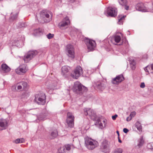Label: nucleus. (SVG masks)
Returning <instances> with one entry per match:
<instances>
[{
  "mask_svg": "<svg viewBox=\"0 0 153 153\" xmlns=\"http://www.w3.org/2000/svg\"><path fill=\"white\" fill-rule=\"evenodd\" d=\"M73 90L77 93L80 94L87 91V88L82 85L79 82H75L73 86Z\"/></svg>",
  "mask_w": 153,
  "mask_h": 153,
  "instance_id": "nucleus-1",
  "label": "nucleus"
},
{
  "mask_svg": "<svg viewBox=\"0 0 153 153\" xmlns=\"http://www.w3.org/2000/svg\"><path fill=\"white\" fill-rule=\"evenodd\" d=\"M45 96L44 93L36 95L34 101L39 105H43L45 102Z\"/></svg>",
  "mask_w": 153,
  "mask_h": 153,
  "instance_id": "nucleus-2",
  "label": "nucleus"
},
{
  "mask_svg": "<svg viewBox=\"0 0 153 153\" xmlns=\"http://www.w3.org/2000/svg\"><path fill=\"white\" fill-rule=\"evenodd\" d=\"M38 53L36 51H29L25 54L23 58L25 62L27 63L29 62Z\"/></svg>",
  "mask_w": 153,
  "mask_h": 153,
  "instance_id": "nucleus-3",
  "label": "nucleus"
},
{
  "mask_svg": "<svg viewBox=\"0 0 153 153\" xmlns=\"http://www.w3.org/2000/svg\"><path fill=\"white\" fill-rule=\"evenodd\" d=\"M82 68L79 66H77L75 69L74 72L71 74V76L75 79H77L83 74Z\"/></svg>",
  "mask_w": 153,
  "mask_h": 153,
  "instance_id": "nucleus-4",
  "label": "nucleus"
},
{
  "mask_svg": "<svg viewBox=\"0 0 153 153\" xmlns=\"http://www.w3.org/2000/svg\"><path fill=\"white\" fill-rule=\"evenodd\" d=\"M74 117L73 114L69 112H68L66 122L69 127L73 128L74 126Z\"/></svg>",
  "mask_w": 153,
  "mask_h": 153,
  "instance_id": "nucleus-5",
  "label": "nucleus"
},
{
  "mask_svg": "<svg viewBox=\"0 0 153 153\" xmlns=\"http://www.w3.org/2000/svg\"><path fill=\"white\" fill-rule=\"evenodd\" d=\"M109 145L108 141L106 140L102 142L100 149V151L104 153H109L110 152Z\"/></svg>",
  "mask_w": 153,
  "mask_h": 153,
  "instance_id": "nucleus-6",
  "label": "nucleus"
},
{
  "mask_svg": "<svg viewBox=\"0 0 153 153\" xmlns=\"http://www.w3.org/2000/svg\"><path fill=\"white\" fill-rule=\"evenodd\" d=\"M85 42L87 47L88 49L90 51H93L96 45V42L94 41L87 38L85 39Z\"/></svg>",
  "mask_w": 153,
  "mask_h": 153,
  "instance_id": "nucleus-7",
  "label": "nucleus"
},
{
  "mask_svg": "<svg viewBox=\"0 0 153 153\" xmlns=\"http://www.w3.org/2000/svg\"><path fill=\"white\" fill-rule=\"evenodd\" d=\"M97 142L94 141H92L89 138L85 139V143L86 147L89 149L92 150L96 146Z\"/></svg>",
  "mask_w": 153,
  "mask_h": 153,
  "instance_id": "nucleus-8",
  "label": "nucleus"
},
{
  "mask_svg": "<svg viewBox=\"0 0 153 153\" xmlns=\"http://www.w3.org/2000/svg\"><path fill=\"white\" fill-rule=\"evenodd\" d=\"M70 23V21L68 17H66L62 19V21L58 24V26L61 29H63L67 28Z\"/></svg>",
  "mask_w": 153,
  "mask_h": 153,
  "instance_id": "nucleus-9",
  "label": "nucleus"
},
{
  "mask_svg": "<svg viewBox=\"0 0 153 153\" xmlns=\"http://www.w3.org/2000/svg\"><path fill=\"white\" fill-rule=\"evenodd\" d=\"M84 111L86 115H88L91 119L93 120H96V115L93 110L90 108H85Z\"/></svg>",
  "mask_w": 153,
  "mask_h": 153,
  "instance_id": "nucleus-10",
  "label": "nucleus"
},
{
  "mask_svg": "<svg viewBox=\"0 0 153 153\" xmlns=\"http://www.w3.org/2000/svg\"><path fill=\"white\" fill-rule=\"evenodd\" d=\"M137 10L142 12H149L152 11L149 9V7H147L142 3H138L136 6Z\"/></svg>",
  "mask_w": 153,
  "mask_h": 153,
  "instance_id": "nucleus-11",
  "label": "nucleus"
},
{
  "mask_svg": "<svg viewBox=\"0 0 153 153\" xmlns=\"http://www.w3.org/2000/svg\"><path fill=\"white\" fill-rule=\"evenodd\" d=\"M49 13V12L44 10H43L40 12V17L45 22H48L51 20V18H50Z\"/></svg>",
  "mask_w": 153,
  "mask_h": 153,
  "instance_id": "nucleus-12",
  "label": "nucleus"
},
{
  "mask_svg": "<svg viewBox=\"0 0 153 153\" xmlns=\"http://www.w3.org/2000/svg\"><path fill=\"white\" fill-rule=\"evenodd\" d=\"M66 51L69 57L73 59L75 57L74 47L71 44L68 45L66 46Z\"/></svg>",
  "mask_w": 153,
  "mask_h": 153,
  "instance_id": "nucleus-13",
  "label": "nucleus"
},
{
  "mask_svg": "<svg viewBox=\"0 0 153 153\" xmlns=\"http://www.w3.org/2000/svg\"><path fill=\"white\" fill-rule=\"evenodd\" d=\"M107 13L109 16L115 17L117 15V10L114 7H109L107 8Z\"/></svg>",
  "mask_w": 153,
  "mask_h": 153,
  "instance_id": "nucleus-14",
  "label": "nucleus"
},
{
  "mask_svg": "<svg viewBox=\"0 0 153 153\" xmlns=\"http://www.w3.org/2000/svg\"><path fill=\"white\" fill-rule=\"evenodd\" d=\"M124 78L122 74H120L113 78L111 81L112 82L115 84H118L124 80Z\"/></svg>",
  "mask_w": 153,
  "mask_h": 153,
  "instance_id": "nucleus-15",
  "label": "nucleus"
},
{
  "mask_svg": "<svg viewBox=\"0 0 153 153\" xmlns=\"http://www.w3.org/2000/svg\"><path fill=\"white\" fill-rule=\"evenodd\" d=\"M26 65L23 64L20 66L19 68L16 70V73L18 74H22L27 71Z\"/></svg>",
  "mask_w": 153,
  "mask_h": 153,
  "instance_id": "nucleus-16",
  "label": "nucleus"
},
{
  "mask_svg": "<svg viewBox=\"0 0 153 153\" xmlns=\"http://www.w3.org/2000/svg\"><path fill=\"white\" fill-rule=\"evenodd\" d=\"M8 126V123L7 120L5 119H0V131L6 129Z\"/></svg>",
  "mask_w": 153,
  "mask_h": 153,
  "instance_id": "nucleus-17",
  "label": "nucleus"
},
{
  "mask_svg": "<svg viewBox=\"0 0 153 153\" xmlns=\"http://www.w3.org/2000/svg\"><path fill=\"white\" fill-rule=\"evenodd\" d=\"M96 86L98 89L102 91L105 89L106 86V83L103 81L97 82L96 84Z\"/></svg>",
  "mask_w": 153,
  "mask_h": 153,
  "instance_id": "nucleus-18",
  "label": "nucleus"
},
{
  "mask_svg": "<svg viewBox=\"0 0 153 153\" xmlns=\"http://www.w3.org/2000/svg\"><path fill=\"white\" fill-rule=\"evenodd\" d=\"M1 67L2 71L4 72H8L10 70V68L6 64H2Z\"/></svg>",
  "mask_w": 153,
  "mask_h": 153,
  "instance_id": "nucleus-19",
  "label": "nucleus"
},
{
  "mask_svg": "<svg viewBox=\"0 0 153 153\" xmlns=\"http://www.w3.org/2000/svg\"><path fill=\"white\" fill-rule=\"evenodd\" d=\"M69 69V68L68 66H65L62 67V73L65 77H66L68 75L67 73L68 72Z\"/></svg>",
  "mask_w": 153,
  "mask_h": 153,
  "instance_id": "nucleus-20",
  "label": "nucleus"
},
{
  "mask_svg": "<svg viewBox=\"0 0 153 153\" xmlns=\"http://www.w3.org/2000/svg\"><path fill=\"white\" fill-rule=\"evenodd\" d=\"M56 83H55L50 84L49 85H48V84H47V83H46V85H47L48 88L51 90H53L56 89Z\"/></svg>",
  "mask_w": 153,
  "mask_h": 153,
  "instance_id": "nucleus-21",
  "label": "nucleus"
},
{
  "mask_svg": "<svg viewBox=\"0 0 153 153\" xmlns=\"http://www.w3.org/2000/svg\"><path fill=\"white\" fill-rule=\"evenodd\" d=\"M138 143L137 145V146L140 148L142 146L144 143V141L143 139V137H141L140 139L138 140Z\"/></svg>",
  "mask_w": 153,
  "mask_h": 153,
  "instance_id": "nucleus-22",
  "label": "nucleus"
},
{
  "mask_svg": "<svg viewBox=\"0 0 153 153\" xmlns=\"http://www.w3.org/2000/svg\"><path fill=\"white\" fill-rule=\"evenodd\" d=\"M58 135L57 130L56 129L54 130L51 132V138L53 139L56 138L57 136Z\"/></svg>",
  "mask_w": 153,
  "mask_h": 153,
  "instance_id": "nucleus-23",
  "label": "nucleus"
},
{
  "mask_svg": "<svg viewBox=\"0 0 153 153\" xmlns=\"http://www.w3.org/2000/svg\"><path fill=\"white\" fill-rule=\"evenodd\" d=\"M25 142V140L23 138H18L14 140L13 142L16 143H23Z\"/></svg>",
  "mask_w": 153,
  "mask_h": 153,
  "instance_id": "nucleus-24",
  "label": "nucleus"
},
{
  "mask_svg": "<svg viewBox=\"0 0 153 153\" xmlns=\"http://www.w3.org/2000/svg\"><path fill=\"white\" fill-rule=\"evenodd\" d=\"M118 1L119 4L122 6L126 5L127 4V0H118Z\"/></svg>",
  "mask_w": 153,
  "mask_h": 153,
  "instance_id": "nucleus-25",
  "label": "nucleus"
},
{
  "mask_svg": "<svg viewBox=\"0 0 153 153\" xmlns=\"http://www.w3.org/2000/svg\"><path fill=\"white\" fill-rule=\"evenodd\" d=\"M121 40L120 36L116 35L114 36V40L117 43H119Z\"/></svg>",
  "mask_w": 153,
  "mask_h": 153,
  "instance_id": "nucleus-26",
  "label": "nucleus"
},
{
  "mask_svg": "<svg viewBox=\"0 0 153 153\" xmlns=\"http://www.w3.org/2000/svg\"><path fill=\"white\" fill-rule=\"evenodd\" d=\"M135 126L137 129L139 131H141L142 126L141 124L139 122H137L135 123Z\"/></svg>",
  "mask_w": 153,
  "mask_h": 153,
  "instance_id": "nucleus-27",
  "label": "nucleus"
},
{
  "mask_svg": "<svg viewBox=\"0 0 153 153\" xmlns=\"http://www.w3.org/2000/svg\"><path fill=\"white\" fill-rule=\"evenodd\" d=\"M126 17V16H122V15L119 16L118 18L119 22L120 23H122L123 20Z\"/></svg>",
  "mask_w": 153,
  "mask_h": 153,
  "instance_id": "nucleus-28",
  "label": "nucleus"
},
{
  "mask_svg": "<svg viewBox=\"0 0 153 153\" xmlns=\"http://www.w3.org/2000/svg\"><path fill=\"white\" fill-rule=\"evenodd\" d=\"M18 84L22 85L24 88H26L27 86V84L26 82H22L18 83Z\"/></svg>",
  "mask_w": 153,
  "mask_h": 153,
  "instance_id": "nucleus-29",
  "label": "nucleus"
},
{
  "mask_svg": "<svg viewBox=\"0 0 153 153\" xmlns=\"http://www.w3.org/2000/svg\"><path fill=\"white\" fill-rule=\"evenodd\" d=\"M46 114H41L39 116L40 119L41 120H44L46 118Z\"/></svg>",
  "mask_w": 153,
  "mask_h": 153,
  "instance_id": "nucleus-30",
  "label": "nucleus"
},
{
  "mask_svg": "<svg viewBox=\"0 0 153 153\" xmlns=\"http://www.w3.org/2000/svg\"><path fill=\"white\" fill-rule=\"evenodd\" d=\"M34 32H35L37 34H39L40 33H41L42 32V29L40 28H39L38 29L35 30L34 31Z\"/></svg>",
  "mask_w": 153,
  "mask_h": 153,
  "instance_id": "nucleus-31",
  "label": "nucleus"
},
{
  "mask_svg": "<svg viewBox=\"0 0 153 153\" xmlns=\"http://www.w3.org/2000/svg\"><path fill=\"white\" fill-rule=\"evenodd\" d=\"M18 16V14H16L15 15L12 16H11V19L13 20H14L17 19Z\"/></svg>",
  "mask_w": 153,
  "mask_h": 153,
  "instance_id": "nucleus-32",
  "label": "nucleus"
},
{
  "mask_svg": "<svg viewBox=\"0 0 153 153\" xmlns=\"http://www.w3.org/2000/svg\"><path fill=\"white\" fill-rule=\"evenodd\" d=\"M29 96V94L26 92H24L22 94V97H28Z\"/></svg>",
  "mask_w": 153,
  "mask_h": 153,
  "instance_id": "nucleus-33",
  "label": "nucleus"
},
{
  "mask_svg": "<svg viewBox=\"0 0 153 153\" xmlns=\"http://www.w3.org/2000/svg\"><path fill=\"white\" fill-rule=\"evenodd\" d=\"M53 36L54 35L53 34H51V33H49L47 35V36L49 39H50L53 37Z\"/></svg>",
  "mask_w": 153,
  "mask_h": 153,
  "instance_id": "nucleus-34",
  "label": "nucleus"
},
{
  "mask_svg": "<svg viewBox=\"0 0 153 153\" xmlns=\"http://www.w3.org/2000/svg\"><path fill=\"white\" fill-rule=\"evenodd\" d=\"M114 153H123L122 150L120 149H118L115 150Z\"/></svg>",
  "mask_w": 153,
  "mask_h": 153,
  "instance_id": "nucleus-35",
  "label": "nucleus"
},
{
  "mask_svg": "<svg viewBox=\"0 0 153 153\" xmlns=\"http://www.w3.org/2000/svg\"><path fill=\"white\" fill-rule=\"evenodd\" d=\"M136 114V112L135 111L131 112L129 115V117L132 119V117H134Z\"/></svg>",
  "mask_w": 153,
  "mask_h": 153,
  "instance_id": "nucleus-36",
  "label": "nucleus"
},
{
  "mask_svg": "<svg viewBox=\"0 0 153 153\" xmlns=\"http://www.w3.org/2000/svg\"><path fill=\"white\" fill-rule=\"evenodd\" d=\"M65 147L66 150L68 151H69L71 149V146L69 144L65 145Z\"/></svg>",
  "mask_w": 153,
  "mask_h": 153,
  "instance_id": "nucleus-37",
  "label": "nucleus"
},
{
  "mask_svg": "<svg viewBox=\"0 0 153 153\" xmlns=\"http://www.w3.org/2000/svg\"><path fill=\"white\" fill-rule=\"evenodd\" d=\"M148 146H149L150 149H153V142L151 143H149L148 145Z\"/></svg>",
  "mask_w": 153,
  "mask_h": 153,
  "instance_id": "nucleus-38",
  "label": "nucleus"
},
{
  "mask_svg": "<svg viewBox=\"0 0 153 153\" xmlns=\"http://www.w3.org/2000/svg\"><path fill=\"white\" fill-rule=\"evenodd\" d=\"M117 116L118 115L116 114L112 116V119L114 120H116Z\"/></svg>",
  "mask_w": 153,
  "mask_h": 153,
  "instance_id": "nucleus-39",
  "label": "nucleus"
},
{
  "mask_svg": "<svg viewBox=\"0 0 153 153\" xmlns=\"http://www.w3.org/2000/svg\"><path fill=\"white\" fill-rule=\"evenodd\" d=\"M140 87L141 88H143L145 87V85L144 82H142L140 85Z\"/></svg>",
  "mask_w": 153,
  "mask_h": 153,
  "instance_id": "nucleus-40",
  "label": "nucleus"
},
{
  "mask_svg": "<svg viewBox=\"0 0 153 153\" xmlns=\"http://www.w3.org/2000/svg\"><path fill=\"white\" fill-rule=\"evenodd\" d=\"M128 131V130L126 128H125L123 129V131L126 133H127Z\"/></svg>",
  "mask_w": 153,
  "mask_h": 153,
  "instance_id": "nucleus-41",
  "label": "nucleus"
},
{
  "mask_svg": "<svg viewBox=\"0 0 153 153\" xmlns=\"http://www.w3.org/2000/svg\"><path fill=\"white\" fill-rule=\"evenodd\" d=\"M132 62V64L133 67H132L131 68L132 69H134L135 68V62L134 61H133Z\"/></svg>",
  "mask_w": 153,
  "mask_h": 153,
  "instance_id": "nucleus-42",
  "label": "nucleus"
},
{
  "mask_svg": "<svg viewBox=\"0 0 153 153\" xmlns=\"http://www.w3.org/2000/svg\"><path fill=\"white\" fill-rule=\"evenodd\" d=\"M149 9L150 10H152V11H149V12H153V4L152 5V7H149Z\"/></svg>",
  "mask_w": 153,
  "mask_h": 153,
  "instance_id": "nucleus-43",
  "label": "nucleus"
},
{
  "mask_svg": "<svg viewBox=\"0 0 153 153\" xmlns=\"http://www.w3.org/2000/svg\"><path fill=\"white\" fill-rule=\"evenodd\" d=\"M131 120V118L130 117H128L126 119V120L127 121H129Z\"/></svg>",
  "mask_w": 153,
  "mask_h": 153,
  "instance_id": "nucleus-44",
  "label": "nucleus"
},
{
  "mask_svg": "<svg viewBox=\"0 0 153 153\" xmlns=\"http://www.w3.org/2000/svg\"><path fill=\"white\" fill-rule=\"evenodd\" d=\"M22 88V86L21 85H19L17 86V89L18 90H21Z\"/></svg>",
  "mask_w": 153,
  "mask_h": 153,
  "instance_id": "nucleus-45",
  "label": "nucleus"
},
{
  "mask_svg": "<svg viewBox=\"0 0 153 153\" xmlns=\"http://www.w3.org/2000/svg\"><path fill=\"white\" fill-rule=\"evenodd\" d=\"M123 6H125V9L126 10H128L129 6H127V5H124Z\"/></svg>",
  "mask_w": 153,
  "mask_h": 153,
  "instance_id": "nucleus-46",
  "label": "nucleus"
},
{
  "mask_svg": "<svg viewBox=\"0 0 153 153\" xmlns=\"http://www.w3.org/2000/svg\"><path fill=\"white\" fill-rule=\"evenodd\" d=\"M148 66H147L144 68V70L145 71H146V72H149L148 69Z\"/></svg>",
  "mask_w": 153,
  "mask_h": 153,
  "instance_id": "nucleus-47",
  "label": "nucleus"
},
{
  "mask_svg": "<svg viewBox=\"0 0 153 153\" xmlns=\"http://www.w3.org/2000/svg\"><path fill=\"white\" fill-rule=\"evenodd\" d=\"M99 126L100 127V128H103V126H102V123H99Z\"/></svg>",
  "mask_w": 153,
  "mask_h": 153,
  "instance_id": "nucleus-48",
  "label": "nucleus"
},
{
  "mask_svg": "<svg viewBox=\"0 0 153 153\" xmlns=\"http://www.w3.org/2000/svg\"><path fill=\"white\" fill-rule=\"evenodd\" d=\"M25 27V24L24 23H21V25H20V27Z\"/></svg>",
  "mask_w": 153,
  "mask_h": 153,
  "instance_id": "nucleus-49",
  "label": "nucleus"
},
{
  "mask_svg": "<svg viewBox=\"0 0 153 153\" xmlns=\"http://www.w3.org/2000/svg\"><path fill=\"white\" fill-rule=\"evenodd\" d=\"M116 132L117 133V135H118V136H119L120 134H119V131H117Z\"/></svg>",
  "mask_w": 153,
  "mask_h": 153,
  "instance_id": "nucleus-50",
  "label": "nucleus"
},
{
  "mask_svg": "<svg viewBox=\"0 0 153 153\" xmlns=\"http://www.w3.org/2000/svg\"><path fill=\"white\" fill-rule=\"evenodd\" d=\"M97 122L98 123H99L100 122V119H98L97 120Z\"/></svg>",
  "mask_w": 153,
  "mask_h": 153,
  "instance_id": "nucleus-51",
  "label": "nucleus"
},
{
  "mask_svg": "<svg viewBox=\"0 0 153 153\" xmlns=\"http://www.w3.org/2000/svg\"><path fill=\"white\" fill-rule=\"evenodd\" d=\"M118 141L120 143H121L122 142L121 140L120 139H118Z\"/></svg>",
  "mask_w": 153,
  "mask_h": 153,
  "instance_id": "nucleus-52",
  "label": "nucleus"
},
{
  "mask_svg": "<svg viewBox=\"0 0 153 153\" xmlns=\"http://www.w3.org/2000/svg\"><path fill=\"white\" fill-rule=\"evenodd\" d=\"M76 0H71V1L72 2H74Z\"/></svg>",
  "mask_w": 153,
  "mask_h": 153,
  "instance_id": "nucleus-53",
  "label": "nucleus"
},
{
  "mask_svg": "<svg viewBox=\"0 0 153 153\" xmlns=\"http://www.w3.org/2000/svg\"><path fill=\"white\" fill-rule=\"evenodd\" d=\"M103 122L104 123H106V120H103Z\"/></svg>",
  "mask_w": 153,
  "mask_h": 153,
  "instance_id": "nucleus-54",
  "label": "nucleus"
},
{
  "mask_svg": "<svg viewBox=\"0 0 153 153\" xmlns=\"http://www.w3.org/2000/svg\"><path fill=\"white\" fill-rule=\"evenodd\" d=\"M118 139H120V138H119V136H118Z\"/></svg>",
  "mask_w": 153,
  "mask_h": 153,
  "instance_id": "nucleus-55",
  "label": "nucleus"
}]
</instances>
